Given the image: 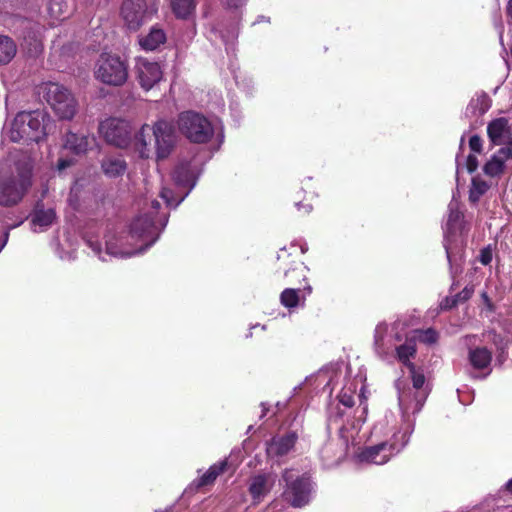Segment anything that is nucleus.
I'll return each mask as SVG.
<instances>
[{
	"mask_svg": "<svg viewBox=\"0 0 512 512\" xmlns=\"http://www.w3.org/2000/svg\"><path fill=\"white\" fill-rule=\"evenodd\" d=\"M152 141L158 159H165L171 153L174 142V128L165 120L157 121L154 126L144 124L134 136V146L141 158L150 157Z\"/></svg>",
	"mask_w": 512,
	"mask_h": 512,
	"instance_id": "obj_1",
	"label": "nucleus"
},
{
	"mask_svg": "<svg viewBox=\"0 0 512 512\" xmlns=\"http://www.w3.org/2000/svg\"><path fill=\"white\" fill-rule=\"evenodd\" d=\"M54 127V121L44 110L21 111L16 114L10 130L12 142L29 144L43 140Z\"/></svg>",
	"mask_w": 512,
	"mask_h": 512,
	"instance_id": "obj_2",
	"label": "nucleus"
},
{
	"mask_svg": "<svg viewBox=\"0 0 512 512\" xmlns=\"http://www.w3.org/2000/svg\"><path fill=\"white\" fill-rule=\"evenodd\" d=\"M47 104L61 120H71L77 112V101L63 85L46 82L40 86V92Z\"/></svg>",
	"mask_w": 512,
	"mask_h": 512,
	"instance_id": "obj_3",
	"label": "nucleus"
},
{
	"mask_svg": "<svg viewBox=\"0 0 512 512\" xmlns=\"http://www.w3.org/2000/svg\"><path fill=\"white\" fill-rule=\"evenodd\" d=\"M411 431L408 428L395 432L392 437L385 442L365 447L359 458L361 461L382 465L387 463L390 458L400 453L410 440Z\"/></svg>",
	"mask_w": 512,
	"mask_h": 512,
	"instance_id": "obj_4",
	"label": "nucleus"
},
{
	"mask_svg": "<svg viewBox=\"0 0 512 512\" xmlns=\"http://www.w3.org/2000/svg\"><path fill=\"white\" fill-rule=\"evenodd\" d=\"M177 124L181 134L193 143H207L214 134L211 122L195 111L181 112Z\"/></svg>",
	"mask_w": 512,
	"mask_h": 512,
	"instance_id": "obj_5",
	"label": "nucleus"
},
{
	"mask_svg": "<svg viewBox=\"0 0 512 512\" xmlns=\"http://www.w3.org/2000/svg\"><path fill=\"white\" fill-rule=\"evenodd\" d=\"M95 74L104 84L122 86L128 78V67L119 56L103 53L98 59Z\"/></svg>",
	"mask_w": 512,
	"mask_h": 512,
	"instance_id": "obj_6",
	"label": "nucleus"
},
{
	"mask_svg": "<svg viewBox=\"0 0 512 512\" xmlns=\"http://www.w3.org/2000/svg\"><path fill=\"white\" fill-rule=\"evenodd\" d=\"M30 186V170L20 171L17 176H0V205L11 207L18 204Z\"/></svg>",
	"mask_w": 512,
	"mask_h": 512,
	"instance_id": "obj_7",
	"label": "nucleus"
},
{
	"mask_svg": "<svg viewBox=\"0 0 512 512\" xmlns=\"http://www.w3.org/2000/svg\"><path fill=\"white\" fill-rule=\"evenodd\" d=\"M286 483L285 499L293 507H303L308 504L311 494L310 478L306 475H296L292 469H286L282 475Z\"/></svg>",
	"mask_w": 512,
	"mask_h": 512,
	"instance_id": "obj_8",
	"label": "nucleus"
},
{
	"mask_svg": "<svg viewBox=\"0 0 512 512\" xmlns=\"http://www.w3.org/2000/svg\"><path fill=\"white\" fill-rule=\"evenodd\" d=\"M165 226L161 219L155 220L152 215L140 214L130 225V235L132 238L145 242L140 251L143 252L151 247L159 238L160 227Z\"/></svg>",
	"mask_w": 512,
	"mask_h": 512,
	"instance_id": "obj_9",
	"label": "nucleus"
},
{
	"mask_svg": "<svg viewBox=\"0 0 512 512\" xmlns=\"http://www.w3.org/2000/svg\"><path fill=\"white\" fill-rule=\"evenodd\" d=\"M99 133L104 140L115 147L126 148L131 143L129 122L119 118H108L99 124Z\"/></svg>",
	"mask_w": 512,
	"mask_h": 512,
	"instance_id": "obj_10",
	"label": "nucleus"
},
{
	"mask_svg": "<svg viewBox=\"0 0 512 512\" xmlns=\"http://www.w3.org/2000/svg\"><path fill=\"white\" fill-rule=\"evenodd\" d=\"M146 0H124L121 6V16L126 27L137 31L150 18Z\"/></svg>",
	"mask_w": 512,
	"mask_h": 512,
	"instance_id": "obj_11",
	"label": "nucleus"
},
{
	"mask_svg": "<svg viewBox=\"0 0 512 512\" xmlns=\"http://www.w3.org/2000/svg\"><path fill=\"white\" fill-rule=\"evenodd\" d=\"M290 273H296L298 276H302V281H299V286L296 288H286L280 294V303L288 309L295 308L299 305L300 300H305L307 295L312 292V287L307 283L305 276L303 275V269L292 268L286 270L284 275L288 276Z\"/></svg>",
	"mask_w": 512,
	"mask_h": 512,
	"instance_id": "obj_12",
	"label": "nucleus"
},
{
	"mask_svg": "<svg viewBox=\"0 0 512 512\" xmlns=\"http://www.w3.org/2000/svg\"><path fill=\"white\" fill-rule=\"evenodd\" d=\"M136 78L140 86L148 91L162 79V70L157 62L138 59L136 63Z\"/></svg>",
	"mask_w": 512,
	"mask_h": 512,
	"instance_id": "obj_13",
	"label": "nucleus"
},
{
	"mask_svg": "<svg viewBox=\"0 0 512 512\" xmlns=\"http://www.w3.org/2000/svg\"><path fill=\"white\" fill-rule=\"evenodd\" d=\"M298 435L295 431H288L284 435L274 436L267 445V454L270 457L287 455L295 446Z\"/></svg>",
	"mask_w": 512,
	"mask_h": 512,
	"instance_id": "obj_14",
	"label": "nucleus"
},
{
	"mask_svg": "<svg viewBox=\"0 0 512 512\" xmlns=\"http://www.w3.org/2000/svg\"><path fill=\"white\" fill-rule=\"evenodd\" d=\"M93 135L78 134L68 131L63 139V147L72 154L80 156L88 152L91 145L95 143Z\"/></svg>",
	"mask_w": 512,
	"mask_h": 512,
	"instance_id": "obj_15",
	"label": "nucleus"
},
{
	"mask_svg": "<svg viewBox=\"0 0 512 512\" xmlns=\"http://www.w3.org/2000/svg\"><path fill=\"white\" fill-rule=\"evenodd\" d=\"M231 467L228 459L225 458L218 463H215L209 467V469L200 477L192 482V486L196 490H201L207 486H212L217 477L227 472Z\"/></svg>",
	"mask_w": 512,
	"mask_h": 512,
	"instance_id": "obj_16",
	"label": "nucleus"
},
{
	"mask_svg": "<svg viewBox=\"0 0 512 512\" xmlns=\"http://www.w3.org/2000/svg\"><path fill=\"white\" fill-rule=\"evenodd\" d=\"M407 369L410 374L413 388L417 390L415 395L417 406L421 407L428 395V391L424 388L426 382L424 370L421 367H417L415 364H409Z\"/></svg>",
	"mask_w": 512,
	"mask_h": 512,
	"instance_id": "obj_17",
	"label": "nucleus"
},
{
	"mask_svg": "<svg viewBox=\"0 0 512 512\" xmlns=\"http://www.w3.org/2000/svg\"><path fill=\"white\" fill-rule=\"evenodd\" d=\"M56 219L55 210L45 209L43 203L38 202L31 214V223L35 226L47 228L51 226Z\"/></svg>",
	"mask_w": 512,
	"mask_h": 512,
	"instance_id": "obj_18",
	"label": "nucleus"
},
{
	"mask_svg": "<svg viewBox=\"0 0 512 512\" xmlns=\"http://www.w3.org/2000/svg\"><path fill=\"white\" fill-rule=\"evenodd\" d=\"M468 359L474 369L483 370L490 366L492 352L486 347H476L469 350Z\"/></svg>",
	"mask_w": 512,
	"mask_h": 512,
	"instance_id": "obj_19",
	"label": "nucleus"
},
{
	"mask_svg": "<svg viewBox=\"0 0 512 512\" xmlns=\"http://www.w3.org/2000/svg\"><path fill=\"white\" fill-rule=\"evenodd\" d=\"M165 42L166 34L158 27H152L147 35L142 36L139 39L141 48L146 51H154Z\"/></svg>",
	"mask_w": 512,
	"mask_h": 512,
	"instance_id": "obj_20",
	"label": "nucleus"
},
{
	"mask_svg": "<svg viewBox=\"0 0 512 512\" xmlns=\"http://www.w3.org/2000/svg\"><path fill=\"white\" fill-rule=\"evenodd\" d=\"M126 168V161L121 157L109 156L105 157L101 162L103 173L110 178L123 175Z\"/></svg>",
	"mask_w": 512,
	"mask_h": 512,
	"instance_id": "obj_21",
	"label": "nucleus"
},
{
	"mask_svg": "<svg viewBox=\"0 0 512 512\" xmlns=\"http://www.w3.org/2000/svg\"><path fill=\"white\" fill-rule=\"evenodd\" d=\"M509 129V121L507 118L500 117L490 121L487 125V135L494 145L501 144L502 136Z\"/></svg>",
	"mask_w": 512,
	"mask_h": 512,
	"instance_id": "obj_22",
	"label": "nucleus"
},
{
	"mask_svg": "<svg viewBox=\"0 0 512 512\" xmlns=\"http://www.w3.org/2000/svg\"><path fill=\"white\" fill-rule=\"evenodd\" d=\"M268 477L265 474H259L252 477L249 485V493L254 501H260L268 492Z\"/></svg>",
	"mask_w": 512,
	"mask_h": 512,
	"instance_id": "obj_23",
	"label": "nucleus"
},
{
	"mask_svg": "<svg viewBox=\"0 0 512 512\" xmlns=\"http://www.w3.org/2000/svg\"><path fill=\"white\" fill-rule=\"evenodd\" d=\"M171 8L177 18L187 19L196 9V0H171Z\"/></svg>",
	"mask_w": 512,
	"mask_h": 512,
	"instance_id": "obj_24",
	"label": "nucleus"
},
{
	"mask_svg": "<svg viewBox=\"0 0 512 512\" xmlns=\"http://www.w3.org/2000/svg\"><path fill=\"white\" fill-rule=\"evenodd\" d=\"M16 54V45L8 37L0 35V65L8 64Z\"/></svg>",
	"mask_w": 512,
	"mask_h": 512,
	"instance_id": "obj_25",
	"label": "nucleus"
},
{
	"mask_svg": "<svg viewBox=\"0 0 512 512\" xmlns=\"http://www.w3.org/2000/svg\"><path fill=\"white\" fill-rule=\"evenodd\" d=\"M489 184L479 177L472 178L471 187L469 190V201L477 203L480 198L488 191Z\"/></svg>",
	"mask_w": 512,
	"mask_h": 512,
	"instance_id": "obj_26",
	"label": "nucleus"
},
{
	"mask_svg": "<svg viewBox=\"0 0 512 512\" xmlns=\"http://www.w3.org/2000/svg\"><path fill=\"white\" fill-rule=\"evenodd\" d=\"M505 169V162L501 156L494 154L489 161L483 166V171L487 176L497 177L500 176Z\"/></svg>",
	"mask_w": 512,
	"mask_h": 512,
	"instance_id": "obj_27",
	"label": "nucleus"
},
{
	"mask_svg": "<svg viewBox=\"0 0 512 512\" xmlns=\"http://www.w3.org/2000/svg\"><path fill=\"white\" fill-rule=\"evenodd\" d=\"M416 352V346L413 343H404L396 347V357L406 368L409 364H414L410 358L415 357Z\"/></svg>",
	"mask_w": 512,
	"mask_h": 512,
	"instance_id": "obj_28",
	"label": "nucleus"
},
{
	"mask_svg": "<svg viewBox=\"0 0 512 512\" xmlns=\"http://www.w3.org/2000/svg\"><path fill=\"white\" fill-rule=\"evenodd\" d=\"M173 179L181 185L189 184L193 179L190 164L188 162L179 163L174 169Z\"/></svg>",
	"mask_w": 512,
	"mask_h": 512,
	"instance_id": "obj_29",
	"label": "nucleus"
},
{
	"mask_svg": "<svg viewBox=\"0 0 512 512\" xmlns=\"http://www.w3.org/2000/svg\"><path fill=\"white\" fill-rule=\"evenodd\" d=\"M47 9L51 17L59 20L66 18L68 5L64 0H49Z\"/></svg>",
	"mask_w": 512,
	"mask_h": 512,
	"instance_id": "obj_30",
	"label": "nucleus"
},
{
	"mask_svg": "<svg viewBox=\"0 0 512 512\" xmlns=\"http://www.w3.org/2000/svg\"><path fill=\"white\" fill-rule=\"evenodd\" d=\"M463 221V214L460 211H451L446 223L447 230L454 232L457 229H461Z\"/></svg>",
	"mask_w": 512,
	"mask_h": 512,
	"instance_id": "obj_31",
	"label": "nucleus"
},
{
	"mask_svg": "<svg viewBox=\"0 0 512 512\" xmlns=\"http://www.w3.org/2000/svg\"><path fill=\"white\" fill-rule=\"evenodd\" d=\"M421 334V341L424 343L433 344L438 340V333L432 328L422 331Z\"/></svg>",
	"mask_w": 512,
	"mask_h": 512,
	"instance_id": "obj_32",
	"label": "nucleus"
},
{
	"mask_svg": "<svg viewBox=\"0 0 512 512\" xmlns=\"http://www.w3.org/2000/svg\"><path fill=\"white\" fill-rule=\"evenodd\" d=\"M474 293V287L473 286H466L463 288L462 291H460L459 293L455 294L454 297L457 298L458 300V304L459 303H464L466 302L467 300H469L472 295Z\"/></svg>",
	"mask_w": 512,
	"mask_h": 512,
	"instance_id": "obj_33",
	"label": "nucleus"
},
{
	"mask_svg": "<svg viewBox=\"0 0 512 512\" xmlns=\"http://www.w3.org/2000/svg\"><path fill=\"white\" fill-rule=\"evenodd\" d=\"M469 147L473 152L481 153L482 152V139L479 135H472L469 139Z\"/></svg>",
	"mask_w": 512,
	"mask_h": 512,
	"instance_id": "obj_34",
	"label": "nucleus"
},
{
	"mask_svg": "<svg viewBox=\"0 0 512 512\" xmlns=\"http://www.w3.org/2000/svg\"><path fill=\"white\" fill-rule=\"evenodd\" d=\"M496 154L501 156L504 162L512 159V141H509L504 147L500 148Z\"/></svg>",
	"mask_w": 512,
	"mask_h": 512,
	"instance_id": "obj_35",
	"label": "nucleus"
},
{
	"mask_svg": "<svg viewBox=\"0 0 512 512\" xmlns=\"http://www.w3.org/2000/svg\"><path fill=\"white\" fill-rule=\"evenodd\" d=\"M458 305V300L454 296H447L445 297L441 303L440 308L442 310H450Z\"/></svg>",
	"mask_w": 512,
	"mask_h": 512,
	"instance_id": "obj_36",
	"label": "nucleus"
},
{
	"mask_svg": "<svg viewBox=\"0 0 512 512\" xmlns=\"http://www.w3.org/2000/svg\"><path fill=\"white\" fill-rule=\"evenodd\" d=\"M295 207L297 208L300 216L308 215L313 209L310 203L303 201L296 202Z\"/></svg>",
	"mask_w": 512,
	"mask_h": 512,
	"instance_id": "obj_37",
	"label": "nucleus"
},
{
	"mask_svg": "<svg viewBox=\"0 0 512 512\" xmlns=\"http://www.w3.org/2000/svg\"><path fill=\"white\" fill-rule=\"evenodd\" d=\"M479 261L483 265H489L492 261V251L490 248H484L480 251Z\"/></svg>",
	"mask_w": 512,
	"mask_h": 512,
	"instance_id": "obj_38",
	"label": "nucleus"
},
{
	"mask_svg": "<svg viewBox=\"0 0 512 512\" xmlns=\"http://www.w3.org/2000/svg\"><path fill=\"white\" fill-rule=\"evenodd\" d=\"M466 168L469 173H474L478 168V159L475 155L469 154L466 160Z\"/></svg>",
	"mask_w": 512,
	"mask_h": 512,
	"instance_id": "obj_39",
	"label": "nucleus"
},
{
	"mask_svg": "<svg viewBox=\"0 0 512 512\" xmlns=\"http://www.w3.org/2000/svg\"><path fill=\"white\" fill-rule=\"evenodd\" d=\"M160 206L161 205H160L159 201L152 200L151 201V209H152V211L147 212L146 214L152 215L155 220H158L159 219L158 210H159ZM160 219H161V223H165L167 221V219L165 217H160Z\"/></svg>",
	"mask_w": 512,
	"mask_h": 512,
	"instance_id": "obj_40",
	"label": "nucleus"
},
{
	"mask_svg": "<svg viewBox=\"0 0 512 512\" xmlns=\"http://www.w3.org/2000/svg\"><path fill=\"white\" fill-rule=\"evenodd\" d=\"M339 402L347 408H351L355 404L353 396L348 393H342L339 396Z\"/></svg>",
	"mask_w": 512,
	"mask_h": 512,
	"instance_id": "obj_41",
	"label": "nucleus"
},
{
	"mask_svg": "<svg viewBox=\"0 0 512 512\" xmlns=\"http://www.w3.org/2000/svg\"><path fill=\"white\" fill-rule=\"evenodd\" d=\"M73 164V160L71 159H66V158H60L58 159L57 161V169L59 171H62L68 167H70L71 165Z\"/></svg>",
	"mask_w": 512,
	"mask_h": 512,
	"instance_id": "obj_42",
	"label": "nucleus"
},
{
	"mask_svg": "<svg viewBox=\"0 0 512 512\" xmlns=\"http://www.w3.org/2000/svg\"><path fill=\"white\" fill-rule=\"evenodd\" d=\"M230 7L237 8L241 4V0H227Z\"/></svg>",
	"mask_w": 512,
	"mask_h": 512,
	"instance_id": "obj_43",
	"label": "nucleus"
},
{
	"mask_svg": "<svg viewBox=\"0 0 512 512\" xmlns=\"http://www.w3.org/2000/svg\"><path fill=\"white\" fill-rule=\"evenodd\" d=\"M506 10H507V15L512 19V0L508 1Z\"/></svg>",
	"mask_w": 512,
	"mask_h": 512,
	"instance_id": "obj_44",
	"label": "nucleus"
},
{
	"mask_svg": "<svg viewBox=\"0 0 512 512\" xmlns=\"http://www.w3.org/2000/svg\"><path fill=\"white\" fill-rule=\"evenodd\" d=\"M482 297H483L484 301L487 303L488 307H489L490 309H492V304H491L490 298L488 297V295H487V293H486V292H484V293L482 294Z\"/></svg>",
	"mask_w": 512,
	"mask_h": 512,
	"instance_id": "obj_45",
	"label": "nucleus"
},
{
	"mask_svg": "<svg viewBox=\"0 0 512 512\" xmlns=\"http://www.w3.org/2000/svg\"><path fill=\"white\" fill-rule=\"evenodd\" d=\"M506 489L512 493V478L507 482Z\"/></svg>",
	"mask_w": 512,
	"mask_h": 512,
	"instance_id": "obj_46",
	"label": "nucleus"
},
{
	"mask_svg": "<svg viewBox=\"0 0 512 512\" xmlns=\"http://www.w3.org/2000/svg\"><path fill=\"white\" fill-rule=\"evenodd\" d=\"M91 246L94 251L100 252V244L99 243L91 244Z\"/></svg>",
	"mask_w": 512,
	"mask_h": 512,
	"instance_id": "obj_47",
	"label": "nucleus"
},
{
	"mask_svg": "<svg viewBox=\"0 0 512 512\" xmlns=\"http://www.w3.org/2000/svg\"><path fill=\"white\" fill-rule=\"evenodd\" d=\"M166 193H167V191H166V190H163V191L161 192V196H162V198L166 199V197H167V196H166Z\"/></svg>",
	"mask_w": 512,
	"mask_h": 512,
	"instance_id": "obj_48",
	"label": "nucleus"
},
{
	"mask_svg": "<svg viewBox=\"0 0 512 512\" xmlns=\"http://www.w3.org/2000/svg\"><path fill=\"white\" fill-rule=\"evenodd\" d=\"M505 353V347L501 348V354Z\"/></svg>",
	"mask_w": 512,
	"mask_h": 512,
	"instance_id": "obj_49",
	"label": "nucleus"
}]
</instances>
